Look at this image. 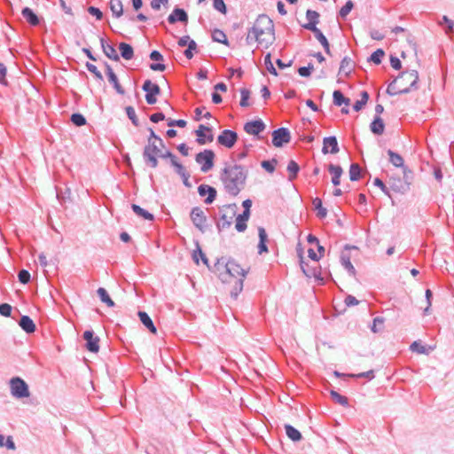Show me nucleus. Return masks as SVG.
Instances as JSON below:
<instances>
[{
    "mask_svg": "<svg viewBox=\"0 0 454 454\" xmlns=\"http://www.w3.org/2000/svg\"><path fill=\"white\" fill-rule=\"evenodd\" d=\"M215 270L222 282L229 286L231 295L237 296L243 288L248 268L242 267L235 260L221 258L215 263Z\"/></svg>",
    "mask_w": 454,
    "mask_h": 454,
    "instance_id": "1",
    "label": "nucleus"
},
{
    "mask_svg": "<svg viewBox=\"0 0 454 454\" xmlns=\"http://www.w3.org/2000/svg\"><path fill=\"white\" fill-rule=\"evenodd\" d=\"M275 40L273 21L266 15L259 16L247 36V43L255 41L268 48Z\"/></svg>",
    "mask_w": 454,
    "mask_h": 454,
    "instance_id": "2",
    "label": "nucleus"
},
{
    "mask_svg": "<svg viewBox=\"0 0 454 454\" xmlns=\"http://www.w3.org/2000/svg\"><path fill=\"white\" fill-rule=\"evenodd\" d=\"M246 177L244 168L239 165H229L223 168L221 180L227 192L236 196L243 188Z\"/></svg>",
    "mask_w": 454,
    "mask_h": 454,
    "instance_id": "3",
    "label": "nucleus"
},
{
    "mask_svg": "<svg viewBox=\"0 0 454 454\" xmlns=\"http://www.w3.org/2000/svg\"><path fill=\"white\" fill-rule=\"evenodd\" d=\"M418 80L419 74L416 70L403 72L388 85L387 93L392 96L407 93L417 84Z\"/></svg>",
    "mask_w": 454,
    "mask_h": 454,
    "instance_id": "4",
    "label": "nucleus"
},
{
    "mask_svg": "<svg viewBox=\"0 0 454 454\" xmlns=\"http://www.w3.org/2000/svg\"><path fill=\"white\" fill-rule=\"evenodd\" d=\"M164 149L165 145L163 142H161V145H160L158 143L149 141L145 145L144 149V157L153 168H155L158 166L157 157L168 158L165 154H167V152L168 151Z\"/></svg>",
    "mask_w": 454,
    "mask_h": 454,
    "instance_id": "5",
    "label": "nucleus"
},
{
    "mask_svg": "<svg viewBox=\"0 0 454 454\" xmlns=\"http://www.w3.org/2000/svg\"><path fill=\"white\" fill-rule=\"evenodd\" d=\"M215 153L211 150H204L196 155V161L200 165L202 172H207L214 166Z\"/></svg>",
    "mask_w": 454,
    "mask_h": 454,
    "instance_id": "6",
    "label": "nucleus"
},
{
    "mask_svg": "<svg viewBox=\"0 0 454 454\" xmlns=\"http://www.w3.org/2000/svg\"><path fill=\"white\" fill-rule=\"evenodd\" d=\"M11 391L13 396L17 398H23L29 396L28 387L27 383L20 379L13 378L11 380Z\"/></svg>",
    "mask_w": 454,
    "mask_h": 454,
    "instance_id": "7",
    "label": "nucleus"
},
{
    "mask_svg": "<svg viewBox=\"0 0 454 454\" xmlns=\"http://www.w3.org/2000/svg\"><path fill=\"white\" fill-rule=\"evenodd\" d=\"M143 90L146 92L145 100L147 104L153 105L157 102V96L160 93V89L158 84L146 80L143 84Z\"/></svg>",
    "mask_w": 454,
    "mask_h": 454,
    "instance_id": "8",
    "label": "nucleus"
},
{
    "mask_svg": "<svg viewBox=\"0 0 454 454\" xmlns=\"http://www.w3.org/2000/svg\"><path fill=\"white\" fill-rule=\"evenodd\" d=\"M290 133L286 128H279L272 132V144L275 147H281L284 144L289 143Z\"/></svg>",
    "mask_w": 454,
    "mask_h": 454,
    "instance_id": "9",
    "label": "nucleus"
},
{
    "mask_svg": "<svg viewBox=\"0 0 454 454\" xmlns=\"http://www.w3.org/2000/svg\"><path fill=\"white\" fill-rule=\"evenodd\" d=\"M237 140L238 134L230 129H224L217 137V142L226 148L233 147Z\"/></svg>",
    "mask_w": 454,
    "mask_h": 454,
    "instance_id": "10",
    "label": "nucleus"
},
{
    "mask_svg": "<svg viewBox=\"0 0 454 454\" xmlns=\"http://www.w3.org/2000/svg\"><path fill=\"white\" fill-rule=\"evenodd\" d=\"M197 136V142L200 145H205L214 140L212 129L203 124H200L198 129L195 131Z\"/></svg>",
    "mask_w": 454,
    "mask_h": 454,
    "instance_id": "11",
    "label": "nucleus"
},
{
    "mask_svg": "<svg viewBox=\"0 0 454 454\" xmlns=\"http://www.w3.org/2000/svg\"><path fill=\"white\" fill-rule=\"evenodd\" d=\"M166 155L168 156V158H169L171 164L176 168V173L182 176L184 184L186 186H190V184L188 182L190 175L186 171L185 168L177 161L176 157L171 152H167Z\"/></svg>",
    "mask_w": 454,
    "mask_h": 454,
    "instance_id": "12",
    "label": "nucleus"
},
{
    "mask_svg": "<svg viewBox=\"0 0 454 454\" xmlns=\"http://www.w3.org/2000/svg\"><path fill=\"white\" fill-rule=\"evenodd\" d=\"M83 338L86 340V348L90 352L98 353L99 351V338L98 336H94L92 331H85L83 333Z\"/></svg>",
    "mask_w": 454,
    "mask_h": 454,
    "instance_id": "13",
    "label": "nucleus"
},
{
    "mask_svg": "<svg viewBox=\"0 0 454 454\" xmlns=\"http://www.w3.org/2000/svg\"><path fill=\"white\" fill-rule=\"evenodd\" d=\"M191 218L194 225L200 231L206 227V216L200 207H194L191 212Z\"/></svg>",
    "mask_w": 454,
    "mask_h": 454,
    "instance_id": "14",
    "label": "nucleus"
},
{
    "mask_svg": "<svg viewBox=\"0 0 454 454\" xmlns=\"http://www.w3.org/2000/svg\"><path fill=\"white\" fill-rule=\"evenodd\" d=\"M265 129L264 123L261 120L250 121L244 125V130L249 134L256 136Z\"/></svg>",
    "mask_w": 454,
    "mask_h": 454,
    "instance_id": "15",
    "label": "nucleus"
},
{
    "mask_svg": "<svg viewBox=\"0 0 454 454\" xmlns=\"http://www.w3.org/2000/svg\"><path fill=\"white\" fill-rule=\"evenodd\" d=\"M328 148H331L330 153L333 154L337 153L339 152L338 142L335 137H328L324 139L322 148L323 153H328Z\"/></svg>",
    "mask_w": 454,
    "mask_h": 454,
    "instance_id": "16",
    "label": "nucleus"
},
{
    "mask_svg": "<svg viewBox=\"0 0 454 454\" xmlns=\"http://www.w3.org/2000/svg\"><path fill=\"white\" fill-rule=\"evenodd\" d=\"M106 74L108 76L109 82L114 85V89L119 94H124V90L120 84L116 74L114 73L112 67L109 65H106Z\"/></svg>",
    "mask_w": 454,
    "mask_h": 454,
    "instance_id": "17",
    "label": "nucleus"
},
{
    "mask_svg": "<svg viewBox=\"0 0 454 454\" xmlns=\"http://www.w3.org/2000/svg\"><path fill=\"white\" fill-rule=\"evenodd\" d=\"M198 192L200 196H204L207 193H208V197L205 200V202L207 204L212 203L216 195V191L214 188L206 184L200 185L198 188Z\"/></svg>",
    "mask_w": 454,
    "mask_h": 454,
    "instance_id": "18",
    "label": "nucleus"
},
{
    "mask_svg": "<svg viewBox=\"0 0 454 454\" xmlns=\"http://www.w3.org/2000/svg\"><path fill=\"white\" fill-rule=\"evenodd\" d=\"M168 20L169 23H172V24L177 20L182 21V22H187L188 16L183 9L176 8L168 16Z\"/></svg>",
    "mask_w": 454,
    "mask_h": 454,
    "instance_id": "19",
    "label": "nucleus"
},
{
    "mask_svg": "<svg viewBox=\"0 0 454 454\" xmlns=\"http://www.w3.org/2000/svg\"><path fill=\"white\" fill-rule=\"evenodd\" d=\"M309 30H311L315 34L316 38L321 43V44L325 48V52L328 55H331L329 43H328L326 37L323 35V33L317 27H314L313 25L311 26V27H309Z\"/></svg>",
    "mask_w": 454,
    "mask_h": 454,
    "instance_id": "20",
    "label": "nucleus"
},
{
    "mask_svg": "<svg viewBox=\"0 0 454 454\" xmlns=\"http://www.w3.org/2000/svg\"><path fill=\"white\" fill-rule=\"evenodd\" d=\"M138 317L143 325L153 334L157 333V329L153 325V320L149 315L145 311H139Z\"/></svg>",
    "mask_w": 454,
    "mask_h": 454,
    "instance_id": "21",
    "label": "nucleus"
},
{
    "mask_svg": "<svg viewBox=\"0 0 454 454\" xmlns=\"http://www.w3.org/2000/svg\"><path fill=\"white\" fill-rule=\"evenodd\" d=\"M329 172L333 175L332 183L333 185L337 186L340 183V176L343 173L341 167L330 164L328 167Z\"/></svg>",
    "mask_w": 454,
    "mask_h": 454,
    "instance_id": "22",
    "label": "nucleus"
},
{
    "mask_svg": "<svg viewBox=\"0 0 454 454\" xmlns=\"http://www.w3.org/2000/svg\"><path fill=\"white\" fill-rule=\"evenodd\" d=\"M22 16L31 26H37L40 22L38 16L28 7L21 11Z\"/></svg>",
    "mask_w": 454,
    "mask_h": 454,
    "instance_id": "23",
    "label": "nucleus"
},
{
    "mask_svg": "<svg viewBox=\"0 0 454 454\" xmlns=\"http://www.w3.org/2000/svg\"><path fill=\"white\" fill-rule=\"evenodd\" d=\"M20 326L27 333H32L35 331V325L28 316L21 317Z\"/></svg>",
    "mask_w": 454,
    "mask_h": 454,
    "instance_id": "24",
    "label": "nucleus"
},
{
    "mask_svg": "<svg viewBox=\"0 0 454 454\" xmlns=\"http://www.w3.org/2000/svg\"><path fill=\"white\" fill-rule=\"evenodd\" d=\"M119 50H120V52H121V57L126 59V60H129L133 58L134 56V51H133V48L130 44L129 43H121L119 44Z\"/></svg>",
    "mask_w": 454,
    "mask_h": 454,
    "instance_id": "25",
    "label": "nucleus"
},
{
    "mask_svg": "<svg viewBox=\"0 0 454 454\" xmlns=\"http://www.w3.org/2000/svg\"><path fill=\"white\" fill-rule=\"evenodd\" d=\"M385 124L383 120L377 116L373 121L371 123V130L372 133L376 135H381L384 132Z\"/></svg>",
    "mask_w": 454,
    "mask_h": 454,
    "instance_id": "26",
    "label": "nucleus"
},
{
    "mask_svg": "<svg viewBox=\"0 0 454 454\" xmlns=\"http://www.w3.org/2000/svg\"><path fill=\"white\" fill-rule=\"evenodd\" d=\"M333 98L334 105L338 106H340L341 105L348 106L350 104V99L344 97V95L340 90H334Z\"/></svg>",
    "mask_w": 454,
    "mask_h": 454,
    "instance_id": "27",
    "label": "nucleus"
},
{
    "mask_svg": "<svg viewBox=\"0 0 454 454\" xmlns=\"http://www.w3.org/2000/svg\"><path fill=\"white\" fill-rule=\"evenodd\" d=\"M306 17L309 20V23L305 24L303 27L309 30L312 25L316 27L317 23L318 22L319 14L315 11L308 10Z\"/></svg>",
    "mask_w": 454,
    "mask_h": 454,
    "instance_id": "28",
    "label": "nucleus"
},
{
    "mask_svg": "<svg viewBox=\"0 0 454 454\" xmlns=\"http://www.w3.org/2000/svg\"><path fill=\"white\" fill-rule=\"evenodd\" d=\"M97 293L102 302L106 303L108 307L114 306V301L111 299L105 288L99 287Z\"/></svg>",
    "mask_w": 454,
    "mask_h": 454,
    "instance_id": "29",
    "label": "nucleus"
},
{
    "mask_svg": "<svg viewBox=\"0 0 454 454\" xmlns=\"http://www.w3.org/2000/svg\"><path fill=\"white\" fill-rule=\"evenodd\" d=\"M353 69V62L351 59L348 57L343 58V59L340 62V70L339 72L344 73L346 74H348Z\"/></svg>",
    "mask_w": 454,
    "mask_h": 454,
    "instance_id": "30",
    "label": "nucleus"
},
{
    "mask_svg": "<svg viewBox=\"0 0 454 454\" xmlns=\"http://www.w3.org/2000/svg\"><path fill=\"white\" fill-rule=\"evenodd\" d=\"M110 9L114 15L117 18L121 17L123 12L122 3L121 0H111L110 1Z\"/></svg>",
    "mask_w": 454,
    "mask_h": 454,
    "instance_id": "31",
    "label": "nucleus"
},
{
    "mask_svg": "<svg viewBox=\"0 0 454 454\" xmlns=\"http://www.w3.org/2000/svg\"><path fill=\"white\" fill-rule=\"evenodd\" d=\"M410 47L411 49V54H412V57H413V60L415 62V65H412V59H407V56H406V53L405 52H402V58L403 59V61L406 63L407 65V67H416V65H418V59H417V52H416V46L414 43H411L410 44Z\"/></svg>",
    "mask_w": 454,
    "mask_h": 454,
    "instance_id": "32",
    "label": "nucleus"
},
{
    "mask_svg": "<svg viewBox=\"0 0 454 454\" xmlns=\"http://www.w3.org/2000/svg\"><path fill=\"white\" fill-rule=\"evenodd\" d=\"M133 211L140 217L145 219V220H149V221H153V215L149 213L148 211L143 209L142 207H140L139 206L136 205V204H132L131 206Z\"/></svg>",
    "mask_w": 454,
    "mask_h": 454,
    "instance_id": "33",
    "label": "nucleus"
},
{
    "mask_svg": "<svg viewBox=\"0 0 454 454\" xmlns=\"http://www.w3.org/2000/svg\"><path fill=\"white\" fill-rule=\"evenodd\" d=\"M285 428H286V435L291 440H293L294 442H297V441H300L301 439V433L297 429H295L294 427H292L290 425H286Z\"/></svg>",
    "mask_w": 454,
    "mask_h": 454,
    "instance_id": "34",
    "label": "nucleus"
},
{
    "mask_svg": "<svg viewBox=\"0 0 454 454\" xmlns=\"http://www.w3.org/2000/svg\"><path fill=\"white\" fill-rule=\"evenodd\" d=\"M102 48H103V51L104 53L111 59L113 60H115V61H118L120 59L115 49L114 48V46L112 45H109V44H106L105 45L103 43H102Z\"/></svg>",
    "mask_w": 454,
    "mask_h": 454,
    "instance_id": "35",
    "label": "nucleus"
},
{
    "mask_svg": "<svg viewBox=\"0 0 454 454\" xmlns=\"http://www.w3.org/2000/svg\"><path fill=\"white\" fill-rule=\"evenodd\" d=\"M387 153L389 155L390 162L395 167L399 168V167H403V157L400 154H398L396 153H394L391 150H388Z\"/></svg>",
    "mask_w": 454,
    "mask_h": 454,
    "instance_id": "36",
    "label": "nucleus"
},
{
    "mask_svg": "<svg viewBox=\"0 0 454 454\" xmlns=\"http://www.w3.org/2000/svg\"><path fill=\"white\" fill-rule=\"evenodd\" d=\"M330 395L335 403H337L342 406H348V401L346 396L341 395L340 394H339L338 392H336L334 390L330 391Z\"/></svg>",
    "mask_w": 454,
    "mask_h": 454,
    "instance_id": "37",
    "label": "nucleus"
},
{
    "mask_svg": "<svg viewBox=\"0 0 454 454\" xmlns=\"http://www.w3.org/2000/svg\"><path fill=\"white\" fill-rule=\"evenodd\" d=\"M313 205L315 206V208L317 210V215L319 218H325L327 215V210L325 207H323L322 200L319 198H316L313 200Z\"/></svg>",
    "mask_w": 454,
    "mask_h": 454,
    "instance_id": "38",
    "label": "nucleus"
},
{
    "mask_svg": "<svg viewBox=\"0 0 454 454\" xmlns=\"http://www.w3.org/2000/svg\"><path fill=\"white\" fill-rule=\"evenodd\" d=\"M212 38L214 41L217 43H223L225 45H228V40L226 35L219 29H215L212 33Z\"/></svg>",
    "mask_w": 454,
    "mask_h": 454,
    "instance_id": "39",
    "label": "nucleus"
},
{
    "mask_svg": "<svg viewBox=\"0 0 454 454\" xmlns=\"http://www.w3.org/2000/svg\"><path fill=\"white\" fill-rule=\"evenodd\" d=\"M299 166L294 160H290L287 165V171L289 172V180H294L298 172H299Z\"/></svg>",
    "mask_w": 454,
    "mask_h": 454,
    "instance_id": "40",
    "label": "nucleus"
},
{
    "mask_svg": "<svg viewBox=\"0 0 454 454\" xmlns=\"http://www.w3.org/2000/svg\"><path fill=\"white\" fill-rule=\"evenodd\" d=\"M361 168L358 164H352L349 168V178L351 181H357L360 178Z\"/></svg>",
    "mask_w": 454,
    "mask_h": 454,
    "instance_id": "41",
    "label": "nucleus"
},
{
    "mask_svg": "<svg viewBox=\"0 0 454 454\" xmlns=\"http://www.w3.org/2000/svg\"><path fill=\"white\" fill-rule=\"evenodd\" d=\"M368 99V93L366 91L362 92L361 98L357 100L353 106L354 110L356 112L360 111L366 105Z\"/></svg>",
    "mask_w": 454,
    "mask_h": 454,
    "instance_id": "42",
    "label": "nucleus"
},
{
    "mask_svg": "<svg viewBox=\"0 0 454 454\" xmlns=\"http://www.w3.org/2000/svg\"><path fill=\"white\" fill-rule=\"evenodd\" d=\"M391 189L396 192H404L408 189V184H403V182L398 180H393L391 184Z\"/></svg>",
    "mask_w": 454,
    "mask_h": 454,
    "instance_id": "43",
    "label": "nucleus"
},
{
    "mask_svg": "<svg viewBox=\"0 0 454 454\" xmlns=\"http://www.w3.org/2000/svg\"><path fill=\"white\" fill-rule=\"evenodd\" d=\"M240 96H241V99H240V103H239L240 106H242V107L249 106V102H248V99L250 98L249 90H247V88L240 89Z\"/></svg>",
    "mask_w": 454,
    "mask_h": 454,
    "instance_id": "44",
    "label": "nucleus"
},
{
    "mask_svg": "<svg viewBox=\"0 0 454 454\" xmlns=\"http://www.w3.org/2000/svg\"><path fill=\"white\" fill-rule=\"evenodd\" d=\"M385 319L381 317H377L373 319L372 325L371 327L372 331L375 333L380 332L383 329Z\"/></svg>",
    "mask_w": 454,
    "mask_h": 454,
    "instance_id": "45",
    "label": "nucleus"
},
{
    "mask_svg": "<svg viewBox=\"0 0 454 454\" xmlns=\"http://www.w3.org/2000/svg\"><path fill=\"white\" fill-rule=\"evenodd\" d=\"M341 262H342V265L345 267V269L352 275V276H355L356 274V270L354 268V266L352 265L351 262H350V257L349 256H346V255H342L341 256Z\"/></svg>",
    "mask_w": 454,
    "mask_h": 454,
    "instance_id": "46",
    "label": "nucleus"
},
{
    "mask_svg": "<svg viewBox=\"0 0 454 454\" xmlns=\"http://www.w3.org/2000/svg\"><path fill=\"white\" fill-rule=\"evenodd\" d=\"M234 215H235V212H234L233 208H231V207H227L223 210L222 219L226 221V223L229 226V225H231V222L228 221V219H230V220L232 219Z\"/></svg>",
    "mask_w": 454,
    "mask_h": 454,
    "instance_id": "47",
    "label": "nucleus"
},
{
    "mask_svg": "<svg viewBox=\"0 0 454 454\" xmlns=\"http://www.w3.org/2000/svg\"><path fill=\"white\" fill-rule=\"evenodd\" d=\"M385 55V52L383 50L381 49H378L377 51H375L370 57V59L379 65L381 63V59L384 57Z\"/></svg>",
    "mask_w": 454,
    "mask_h": 454,
    "instance_id": "48",
    "label": "nucleus"
},
{
    "mask_svg": "<svg viewBox=\"0 0 454 454\" xmlns=\"http://www.w3.org/2000/svg\"><path fill=\"white\" fill-rule=\"evenodd\" d=\"M71 121L75 126H82L86 123L84 116L81 114H72Z\"/></svg>",
    "mask_w": 454,
    "mask_h": 454,
    "instance_id": "49",
    "label": "nucleus"
},
{
    "mask_svg": "<svg viewBox=\"0 0 454 454\" xmlns=\"http://www.w3.org/2000/svg\"><path fill=\"white\" fill-rule=\"evenodd\" d=\"M411 350L418 354H427V348L421 345L419 341H414L410 347Z\"/></svg>",
    "mask_w": 454,
    "mask_h": 454,
    "instance_id": "50",
    "label": "nucleus"
},
{
    "mask_svg": "<svg viewBox=\"0 0 454 454\" xmlns=\"http://www.w3.org/2000/svg\"><path fill=\"white\" fill-rule=\"evenodd\" d=\"M276 165H277V160H270V161H269V160H263V161L262 162V167L266 171H268L269 173H272V172H274Z\"/></svg>",
    "mask_w": 454,
    "mask_h": 454,
    "instance_id": "51",
    "label": "nucleus"
},
{
    "mask_svg": "<svg viewBox=\"0 0 454 454\" xmlns=\"http://www.w3.org/2000/svg\"><path fill=\"white\" fill-rule=\"evenodd\" d=\"M264 63H265V66H266V68L267 70L274 74V75H277L278 73L276 71V68L274 67L272 62H271V59H270V53H268L266 56H265V59H264Z\"/></svg>",
    "mask_w": 454,
    "mask_h": 454,
    "instance_id": "52",
    "label": "nucleus"
},
{
    "mask_svg": "<svg viewBox=\"0 0 454 454\" xmlns=\"http://www.w3.org/2000/svg\"><path fill=\"white\" fill-rule=\"evenodd\" d=\"M126 113L129 118L131 120L132 123L136 126L138 125V119L137 117L135 109L132 106L126 107Z\"/></svg>",
    "mask_w": 454,
    "mask_h": 454,
    "instance_id": "53",
    "label": "nucleus"
},
{
    "mask_svg": "<svg viewBox=\"0 0 454 454\" xmlns=\"http://www.w3.org/2000/svg\"><path fill=\"white\" fill-rule=\"evenodd\" d=\"M213 5L215 10L220 12L223 14H225L227 12L226 5L223 0H213Z\"/></svg>",
    "mask_w": 454,
    "mask_h": 454,
    "instance_id": "54",
    "label": "nucleus"
},
{
    "mask_svg": "<svg viewBox=\"0 0 454 454\" xmlns=\"http://www.w3.org/2000/svg\"><path fill=\"white\" fill-rule=\"evenodd\" d=\"M18 278L20 283L27 284L30 280V273L26 270H22L19 272Z\"/></svg>",
    "mask_w": 454,
    "mask_h": 454,
    "instance_id": "55",
    "label": "nucleus"
},
{
    "mask_svg": "<svg viewBox=\"0 0 454 454\" xmlns=\"http://www.w3.org/2000/svg\"><path fill=\"white\" fill-rule=\"evenodd\" d=\"M200 258H201V260L203 261V262L205 264H207V257L205 256V254L202 253L201 249L198 248L197 250H195L193 252V260L195 261V262L198 264L199 263V260Z\"/></svg>",
    "mask_w": 454,
    "mask_h": 454,
    "instance_id": "56",
    "label": "nucleus"
},
{
    "mask_svg": "<svg viewBox=\"0 0 454 454\" xmlns=\"http://www.w3.org/2000/svg\"><path fill=\"white\" fill-rule=\"evenodd\" d=\"M197 48V44L195 41L189 42V46L187 50L184 51V55L188 59H191L193 57V51Z\"/></svg>",
    "mask_w": 454,
    "mask_h": 454,
    "instance_id": "57",
    "label": "nucleus"
},
{
    "mask_svg": "<svg viewBox=\"0 0 454 454\" xmlns=\"http://www.w3.org/2000/svg\"><path fill=\"white\" fill-rule=\"evenodd\" d=\"M352 8H353V3L351 1H348L345 4V5L342 6L341 9L340 10V15L341 17H346L350 12Z\"/></svg>",
    "mask_w": 454,
    "mask_h": 454,
    "instance_id": "58",
    "label": "nucleus"
},
{
    "mask_svg": "<svg viewBox=\"0 0 454 454\" xmlns=\"http://www.w3.org/2000/svg\"><path fill=\"white\" fill-rule=\"evenodd\" d=\"M12 313V306L8 303L0 304V314L4 317H10Z\"/></svg>",
    "mask_w": 454,
    "mask_h": 454,
    "instance_id": "59",
    "label": "nucleus"
},
{
    "mask_svg": "<svg viewBox=\"0 0 454 454\" xmlns=\"http://www.w3.org/2000/svg\"><path fill=\"white\" fill-rule=\"evenodd\" d=\"M235 228L238 231H244L247 228V221L244 218L237 216Z\"/></svg>",
    "mask_w": 454,
    "mask_h": 454,
    "instance_id": "60",
    "label": "nucleus"
},
{
    "mask_svg": "<svg viewBox=\"0 0 454 454\" xmlns=\"http://www.w3.org/2000/svg\"><path fill=\"white\" fill-rule=\"evenodd\" d=\"M86 67L88 68V70L90 72H91L92 74H94V75L99 79V80H103V76H102V74L98 70L97 67L93 64H90V63H87L86 64Z\"/></svg>",
    "mask_w": 454,
    "mask_h": 454,
    "instance_id": "61",
    "label": "nucleus"
},
{
    "mask_svg": "<svg viewBox=\"0 0 454 454\" xmlns=\"http://www.w3.org/2000/svg\"><path fill=\"white\" fill-rule=\"evenodd\" d=\"M88 12L90 14L95 16L98 20H100L103 18L102 12L97 7L90 6L88 8Z\"/></svg>",
    "mask_w": 454,
    "mask_h": 454,
    "instance_id": "62",
    "label": "nucleus"
},
{
    "mask_svg": "<svg viewBox=\"0 0 454 454\" xmlns=\"http://www.w3.org/2000/svg\"><path fill=\"white\" fill-rule=\"evenodd\" d=\"M314 69L312 65H309L308 67H300L298 73L301 76H309L311 74V71Z\"/></svg>",
    "mask_w": 454,
    "mask_h": 454,
    "instance_id": "63",
    "label": "nucleus"
},
{
    "mask_svg": "<svg viewBox=\"0 0 454 454\" xmlns=\"http://www.w3.org/2000/svg\"><path fill=\"white\" fill-rule=\"evenodd\" d=\"M205 109L204 108H200V107H198L195 109V114H196V120H200L201 118V116L207 118V119H209L211 117V114L209 112H205V114L203 113Z\"/></svg>",
    "mask_w": 454,
    "mask_h": 454,
    "instance_id": "64",
    "label": "nucleus"
}]
</instances>
